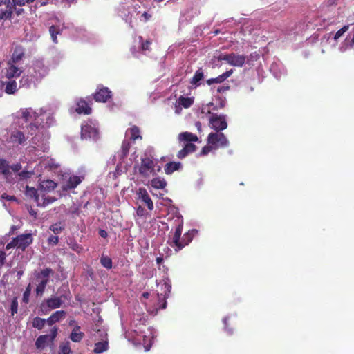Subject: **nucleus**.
<instances>
[{"label": "nucleus", "instance_id": "nucleus-14", "mask_svg": "<svg viewBox=\"0 0 354 354\" xmlns=\"http://www.w3.org/2000/svg\"><path fill=\"white\" fill-rule=\"evenodd\" d=\"M138 194L139 198L141 199L142 201L144 202L147 205V207L151 210L153 209V202L151 200L147 190L144 188H140V189H139Z\"/></svg>", "mask_w": 354, "mask_h": 354}, {"label": "nucleus", "instance_id": "nucleus-25", "mask_svg": "<svg viewBox=\"0 0 354 354\" xmlns=\"http://www.w3.org/2000/svg\"><path fill=\"white\" fill-rule=\"evenodd\" d=\"M0 172L3 174L8 180H9V176L11 174L10 171V166L8 162L3 159H0Z\"/></svg>", "mask_w": 354, "mask_h": 354}, {"label": "nucleus", "instance_id": "nucleus-59", "mask_svg": "<svg viewBox=\"0 0 354 354\" xmlns=\"http://www.w3.org/2000/svg\"><path fill=\"white\" fill-rule=\"evenodd\" d=\"M6 253L3 251H0V266H3L6 261Z\"/></svg>", "mask_w": 354, "mask_h": 354}, {"label": "nucleus", "instance_id": "nucleus-4", "mask_svg": "<svg viewBox=\"0 0 354 354\" xmlns=\"http://www.w3.org/2000/svg\"><path fill=\"white\" fill-rule=\"evenodd\" d=\"M207 142L209 145H213L214 149L220 147H227L229 145V141L226 136L219 131L209 133L207 137Z\"/></svg>", "mask_w": 354, "mask_h": 354}, {"label": "nucleus", "instance_id": "nucleus-43", "mask_svg": "<svg viewBox=\"0 0 354 354\" xmlns=\"http://www.w3.org/2000/svg\"><path fill=\"white\" fill-rule=\"evenodd\" d=\"M71 353L70 343L66 342L59 346V354H70Z\"/></svg>", "mask_w": 354, "mask_h": 354}, {"label": "nucleus", "instance_id": "nucleus-32", "mask_svg": "<svg viewBox=\"0 0 354 354\" xmlns=\"http://www.w3.org/2000/svg\"><path fill=\"white\" fill-rule=\"evenodd\" d=\"M48 282V279H46L40 280L35 289V292L37 296L43 295Z\"/></svg>", "mask_w": 354, "mask_h": 354}, {"label": "nucleus", "instance_id": "nucleus-2", "mask_svg": "<svg viewBox=\"0 0 354 354\" xmlns=\"http://www.w3.org/2000/svg\"><path fill=\"white\" fill-rule=\"evenodd\" d=\"M17 114L19 119H21L29 124L37 120H44L45 119L46 124L50 126L54 122L53 116L42 109H39V111H34L32 108L21 109Z\"/></svg>", "mask_w": 354, "mask_h": 354}, {"label": "nucleus", "instance_id": "nucleus-52", "mask_svg": "<svg viewBox=\"0 0 354 354\" xmlns=\"http://www.w3.org/2000/svg\"><path fill=\"white\" fill-rule=\"evenodd\" d=\"M57 328L56 326H54L51 330H50V342H53L54 339L56 338L57 337Z\"/></svg>", "mask_w": 354, "mask_h": 354}, {"label": "nucleus", "instance_id": "nucleus-64", "mask_svg": "<svg viewBox=\"0 0 354 354\" xmlns=\"http://www.w3.org/2000/svg\"><path fill=\"white\" fill-rule=\"evenodd\" d=\"M1 198H5L8 201H15V197L14 196H8V195H6V194H3L1 196Z\"/></svg>", "mask_w": 354, "mask_h": 354}, {"label": "nucleus", "instance_id": "nucleus-19", "mask_svg": "<svg viewBox=\"0 0 354 354\" xmlns=\"http://www.w3.org/2000/svg\"><path fill=\"white\" fill-rule=\"evenodd\" d=\"M56 198L53 196H50L46 195V194H42L40 196L36 197V202L38 205L46 206L50 203L55 201Z\"/></svg>", "mask_w": 354, "mask_h": 354}, {"label": "nucleus", "instance_id": "nucleus-12", "mask_svg": "<svg viewBox=\"0 0 354 354\" xmlns=\"http://www.w3.org/2000/svg\"><path fill=\"white\" fill-rule=\"evenodd\" d=\"M25 140L24 134L18 130L11 131L9 138L7 140L8 142L12 143L13 145H21Z\"/></svg>", "mask_w": 354, "mask_h": 354}, {"label": "nucleus", "instance_id": "nucleus-34", "mask_svg": "<svg viewBox=\"0 0 354 354\" xmlns=\"http://www.w3.org/2000/svg\"><path fill=\"white\" fill-rule=\"evenodd\" d=\"M177 102L180 105H181L184 108L187 109L193 104L194 100H193V98L185 97L181 96L179 97V99L177 100Z\"/></svg>", "mask_w": 354, "mask_h": 354}, {"label": "nucleus", "instance_id": "nucleus-23", "mask_svg": "<svg viewBox=\"0 0 354 354\" xmlns=\"http://www.w3.org/2000/svg\"><path fill=\"white\" fill-rule=\"evenodd\" d=\"M204 78V73L201 68H199L197 70L192 77V79L190 81V84L195 87L200 85V82L203 80Z\"/></svg>", "mask_w": 354, "mask_h": 354}, {"label": "nucleus", "instance_id": "nucleus-24", "mask_svg": "<svg viewBox=\"0 0 354 354\" xmlns=\"http://www.w3.org/2000/svg\"><path fill=\"white\" fill-rule=\"evenodd\" d=\"M49 342H50V335H42L37 339L35 346L37 348H43Z\"/></svg>", "mask_w": 354, "mask_h": 354}, {"label": "nucleus", "instance_id": "nucleus-31", "mask_svg": "<svg viewBox=\"0 0 354 354\" xmlns=\"http://www.w3.org/2000/svg\"><path fill=\"white\" fill-rule=\"evenodd\" d=\"M108 342L103 341L99 342L95 344L94 352L95 353H101L104 351H106L108 349Z\"/></svg>", "mask_w": 354, "mask_h": 354}, {"label": "nucleus", "instance_id": "nucleus-13", "mask_svg": "<svg viewBox=\"0 0 354 354\" xmlns=\"http://www.w3.org/2000/svg\"><path fill=\"white\" fill-rule=\"evenodd\" d=\"M111 97V91L106 87L100 88L95 94L94 98L97 102H105Z\"/></svg>", "mask_w": 354, "mask_h": 354}, {"label": "nucleus", "instance_id": "nucleus-29", "mask_svg": "<svg viewBox=\"0 0 354 354\" xmlns=\"http://www.w3.org/2000/svg\"><path fill=\"white\" fill-rule=\"evenodd\" d=\"M62 29L58 26H51L49 28V32L50 34L51 39L55 44L57 43V36L61 34Z\"/></svg>", "mask_w": 354, "mask_h": 354}, {"label": "nucleus", "instance_id": "nucleus-30", "mask_svg": "<svg viewBox=\"0 0 354 354\" xmlns=\"http://www.w3.org/2000/svg\"><path fill=\"white\" fill-rule=\"evenodd\" d=\"M24 52L21 47H16L12 56L13 63H17L24 57Z\"/></svg>", "mask_w": 354, "mask_h": 354}, {"label": "nucleus", "instance_id": "nucleus-46", "mask_svg": "<svg viewBox=\"0 0 354 354\" xmlns=\"http://www.w3.org/2000/svg\"><path fill=\"white\" fill-rule=\"evenodd\" d=\"M17 310H18V301H17V298L15 297L11 302V306H10L11 315L14 316L15 314L17 313Z\"/></svg>", "mask_w": 354, "mask_h": 354}, {"label": "nucleus", "instance_id": "nucleus-55", "mask_svg": "<svg viewBox=\"0 0 354 354\" xmlns=\"http://www.w3.org/2000/svg\"><path fill=\"white\" fill-rule=\"evenodd\" d=\"M26 188H27V192H26L27 195L30 196H34L35 198L37 196H39V195H37V190L35 188H29L28 187Z\"/></svg>", "mask_w": 354, "mask_h": 354}, {"label": "nucleus", "instance_id": "nucleus-35", "mask_svg": "<svg viewBox=\"0 0 354 354\" xmlns=\"http://www.w3.org/2000/svg\"><path fill=\"white\" fill-rule=\"evenodd\" d=\"M17 91V82L15 81H8L6 84L5 91L8 94H13Z\"/></svg>", "mask_w": 354, "mask_h": 354}, {"label": "nucleus", "instance_id": "nucleus-27", "mask_svg": "<svg viewBox=\"0 0 354 354\" xmlns=\"http://www.w3.org/2000/svg\"><path fill=\"white\" fill-rule=\"evenodd\" d=\"M178 139L180 141H187V142H192V141H197L198 137L195 134H193L189 132H183L180 133L178 135Z\"/></svg>", "mask_w": 354, "mask_h": 354}, {"label": "nucleus", "instance_id": "nucleus-41", "mask_svg": "<svg viewBox=\"0 0 354 354\" xmlns=\"http://www.w3.org/2000/svg\"><path fill=\"white\" fill-rule=\"evenodd\" d=\"M101 264L107 269H111L113 266L112 260L109 257L102 256L100 259Z\"/></svg>", "mask_w": 354, "mask_h": 354}, {"label": "nucleus", "instance_id": "nucleus-28", "mask_svg": "<svg viewBox=\"0 0 354 354\" xmlns=\"http://www.w3.org/2000/svg\"><path fill=\"white\" fill-rule=\"evenodd\" d=\"M151 185L156 189H163L167 185L166 180L162 178H155L151 180Z\"/></svg>", "mask_w": 354, "mask_h": 354}, {"label": "nucleus", "instance_id": "nucleus-8", "mask_svg": "<svg viewBox=\"0 0 354 354\" xmlns=\"http://www.w3.org/2000/svg\"><path fill=\"white\" fill-rule=\"evenodd\" d=\"M98 134L97 128L95 124L89 122L82 126L81 136L83 139L93 138L95 139Z\"/></svg>", "mask_w": 354, "mask_h": 354}, {"label": "nucleus", "instance_id": "nucleus-63", "mask_svg": "<svg viewBox=\"0 0 354 354\" xmlns=\"http://www.w3.org/2000/svg\"><path fill=\"white\" fill-rule=\"evenodd\" d=\"M35 0H32V2L34 1ZM46 4V0H39L36 2V6L37 7H41L42 6H44Z\"/></svg>", "mask_w": 354, "mask_h": 354}, {"label": "nucleus", "instance_id": "nucleus-61", "mask_svg": "<svg viewBox=\"0 0 354 354\" xmlns=\"http://www.w3.org/2000/svg\"><path fill=\"white\" fill-rule=\"evenodd\" d=\"M182 111V106L180 105L178 102H176L175 104V113L176 114H180Z\"/></svg>", "mask_w": 354, "mask_h": 354}, {"label": "nucleus", "instance_id": "nucleus-62", "mask_svg": "<svg viewBox=\"0 0 354 354\" xmlns=\"http://www.w3.org/2000/svg\"><path fill=\"white\" fill-rule=\"evenodd\" d=\"M151 42L149 41H146L145 43L142 44V50H146L149 49V46L150 45Z\"/></svg>", "mask_w": 354, "mask_h": 354}, {"label": "nucleus", "instance_id": "nucleus-38", "mask_svg": "<svg viewBox=\"0 0 354 354\" xmlns=\"http://www.w3.org/2000/svg\"><path fill=\"white\" fill-rule=\"evenodd\" d=\"M41 185V188L46 191L53 190L57 187V184L51 180L43 181Z\"/></svg>", "mask_w": 354, "mask_h": 354}, {"label": "nucleus", "instance_id": "nucleus-18", "mask_svg": "<svg viewBox=\"0 0 354 354\" xmlns=\"http://www.w3.org/2000/svg\"><path fill=\"white\" fill-rule=\"evenodd\" d=\"M6 77L8 79L19 76L21 73L19 68L10 62L8 63V67L6 68Z\"/></svg>", "mask_w": 354, "mask_h": 354}, {"label": "nucleus", "instance_id": "nucleus-54", "mask_svg": "<svg viewBox=\"0 0 354 354\" xmlns=\"http://www.w3.org/2000/svg\"><path fill=\"white\" fill-rule=\"evenodd\" d=\"M230 56H231V53L230 54H220L219 56L218 57V60H225L229 64L230 59Z\"/></svg>", "mask_w": 354, "mask_h": 354}, {"label": "nucleus", "instance_id": "nucleus-9", "mask_svg": "<svg viewBox=\"0 0 354 354\" xmlns=\"http://www.w3.org/2000/svg\"><path fill=\"white\" fill-rule=\"evenodd\" d=\"M17 249L24 251L32 243V234H23L15 238Z\"/></svg>", "mask_w": 354, "mask_h": 354}, {"label": "nucleus", "instance_id": "nucleus-3", "mask_svg": "<svg viewBox=\"0 0 354 354\" xmlns=\"http://www.w3.org/2000/svg\"><path fill=\"white\" fill-rule=\"evenodd\" d=\"M48 68L41 61H36L32 68L28 71V78L26 81H28L27 86H30L31 84H35V82L40 80L42 77L47 75Z\"/></svg>", "mask_w": 354, "mask_h": 354}, {"label": "nucleus", "instance_id": "nucleus-1", "mask_svg": "<svg viewBox=\"0 0 354 354\" xmlns=\"http://www.w3.org/2000/svg\"><path fill=\"white\" fill-rule=\"evenodd\" d=\"M183 223H180L176 228L169 243L170 246L174 248L176 252L180 251L183 248L192 242L194 237L198 234L195 229L189 230L184 233L182 236Z\"/></svg>", "mask_w": 354, "mask_h": 354}, {"label": "nucleus", "instance_id": "nucleus-5", "mask_svg": "<svg viewBox=\"0 0 354 354\" xmlns=\"http://www.w3.org/2000/svg\"><path fill=\"white\" fill-rule=\"evenodd\" d=\"M209 125L212 129L216 131H220L225 129L227 127L226 122V115L212 114L209 118Z\"/></svg>", "mask_w": 354, "mask_h": 354}, {"label": "nucleus", "instance_id": "nucleus-37", "mask_svg": "<svg viewBox=\"0 0 354 354\" xmlns=\"http://www.w3.org/2000/svg\"><path fill=\"white\" fill-rule=\"evenodd\" d=\"M14 11L4 8H0V22L12 18Z\"/></svg>", "mask_w": 354, "mask_h": 354}, {"label": "nucleus", "instance_id": "nucleus-42", "mask_svg": "<svg viewBox=\"0 0 354 354\" xmlns=\"http://www.w3.org/2000/svg\"><path fill=\"white\" fill-rule=\"evenodd\" d=\"M158 309H165L167 307V297L163 296L162 294L158 293Z\"/></svg>", "mask_w": 354, "mask_h": 354}, {"label": "nucleus", "instance_id": "nucleus-40", "mask_svg": "<svg viewBox=\"0 0 354 354\" xmlns=\"http://www.w3.org/2000/svg\"><path fill=\"white\" fill-rule=\"evenodd\" d=\"M233 73V70L231 69L230 71H226L225 73L221 74V75L218 76L214 79V83H221L224 80H225L227 78H228Z\"/></svg>", "mask_w": 354, "mask_h": 354}, {"label": "nucleus", "instance_id": "nucleus-60", "mask_svg": "<svg viewBox=\"0 0 354 354\" xmlns=\"http://www.w3.org/2000/svg\"><path fill=\"white\" fill-rule=\"evenodd\" d=\"M12 171L17 172L19 171L21 169V165L20 164H15L12 165L10 167Z\"/></svg>", "mask_w": 354, "mask_h": 354}, {"label": "nucleus", "instance_id": "nucleus-33", "mask_svg": "<svg viewBox=\"0 0 354 354\" xmlns=\"http://www.w3.org/2000/svg\"><path fill=\"white\" fill-rule=\"evenodd\" d=\"M53 274V270L50 268H46L41 270L39 273L36 274L37 279H48V277Z\"/></svg>", "mask_w": 354, "mask_h": 354}, {"label": "nucleus", "instance_id": "nucleus-58", "mask_svg": "<svg viewBox=\"0 0 354 354\" xmlns=\"http://www.w3.org/2000/svg\"><path fill=\"white\" fill-rule=\"evenodd\" d=\"M17 245L16 241H15V238H13L12 240L6 245V249L10 250L12 248H17V245Z\"/></svg>", "mask_w": 354, "mask_h": 354}, {"label": "nucleus", "instance_id": "nucleus-22", "mask_svg": "<svg viewBox=\"0 0 354 354\" xmlns=\"http://www.w3.org/2000/svg\"><path fill=\"white\" fill-rule=\"evenodd\" d=\"M76 111L78 113L89 114L91 112V108L85 101L80 100L77 104Z\"/></svg>", "mask_w": 354, "mask_h": 354}, {"label": "nucleus", "instance_id": "nucleus-21", "mask_svg": "<svg viewBox=\"0 0 354 354\" xmlns=\"http://www.w3.org/2000/svg\"><path fill=\"white\" fill-rule=\"evenodd\" d=\"M126 136H129L130 139L133 140L142 139V136L140 134V129L136 126L128 129L126 131Z\"/></svg>", "mask_w": 354, "mask_h": 354}, {"label": "nucleus", "instance_id": "nucleus-6", "mask_svg": "<svg viewBox=\"0 0 354 354\" xmlns=\"http://www.w3.org/2000/svg\"><path fill=\"white\" fill-rule=\"evenodd\" d=\"M154 172V162L149 157H145L141 159V164L139 167V174L143 177H149Z\"/></svg>", "mask_w": 354, "mask_h": 354}, {"label": "nucleus", "instance_id": "nucleus-15", "mask_svg": "<svg viewBox=\"0 0 354 354\" xmlns=\"http://www.w3.org/2000/svg\"><path fill=\"white\" fill-rule=\"evenodd\" d=\"M245 62V56L243 55H236L234 53H231L229 64L234 66L242 67Z\"/></svg>", "mask_w": 354, "mask_h": 354}, {"label": "nucleus", "instance_id": "nucleus-17", "mask_svg": "<svg viewBox=\"0 0 354 354\" xmlns=\"http://www.w3.org/2000/svg\"><path fill=\"white\" fill-rule=\"evenodd\" d=\"M39 126H42L43 127H48L46 124V122H44V120H37L35 122L28 124L26 126L28 133L30 135H33L34 133H35L38 131Z\"/></svg>", "mask_w": 354, "mask_h": 354}, {"label": "nucleus", "instance_id": "nucleus-36", "mask_svg": "<svg viewBox=\"0 0 354 354\" xmlns=\"http://www.w3.org/2000/svg\"><path fill=\"white\" fill-rule=\"evenodd\" d=\"M46 320L45 319L36 317L33 319L32 326L38 330H41L44 327Z\"/></svg>", "mask_w": 354, "mask_h": 354}, {"label": "nucleus", "instance_id": "nucleus-56", "mask_svg": "<svg viewBox=\"0 0 354 354\" xmlns=\"http://www.w3.org/2000/svg\"><path fill=\"white\" fill-rule=\"evenodd\" d=\"M189 154L188 151L183 147V149L178 151L177 157L180 159L184 158Z\"/></svg>", "mask_w": 354, "mask_h": 354}, {"label": "nucleus", "instance_id": "nucleus-53", "mask_svg": "<svg viewBox=\"0 0 354 354\" xmlns=\"http://www.w3.org/2000/svg\"><path fill=\"white\" fill-rule=\"evenodd\" d=\"M48 243L55 245L59 242V238L57 236H50L48 239Z\"/></svg>", "mask_w": 354, "mask_h": 354}, {"label": "nucleus", "instance_id": "nucleus-26", "mask_svg": "<svg viewBox=\"0 0 354 354\" xmlns=\"http://www.w3.org/2000/svg\"><path fill=\"white\" fill-rule=\"evenodd\" d=\"M181 167L180 162H170L165 165V171L167 174H171Z\"/></svg>", "mask_w": 354, "mask_h": 354}, {"label": "nucleus", "instance_id": "nucleus-10", "mask_svg": "<svg viewBox=\"0 0 354 354\" xmlns=\"http://www.w3.org/2000/svg\"><path fill=\"white\" fill-rule=\"evenodd\" d=\"M82 182V178L77 176H70L62 180V187L64 190L74 189Z\"/></svg>", "mask_w": 354, "mask_h": 354}, {"label": "nucleus", "instance_id": "nucleus-45", "mask_svg": "<svg viewBox=\"0 0 354 354\" xmlns=\"http://www.w3.org/2000/svg\"><path fill=\"white\" fill-rule=\"evenodd\" d=\"M31 286L30 283H29L26 288V290L23 294L22 301L24 303L28 304L29 302V297L31 294Z\"/></svg>", "mask_w": 354, "mask_h": 354}, {"label": "nucleus", "instance_id": "nucleus-51", "mask_svg": "<svg viewBox=\"0 0 354 354\" xmlns=\"http://www.w3.org/2000/svg\"><path fill=\"white\" fill-rule=\"evenodd\" d=\"M184 148L186 149V151H188L189 153H190L196 151V147L193 143L187 142L184 146Z\"/></svg>", "mask_w": 354, "mask_h": 354}, {"label": "nucleus", "instance_id": "nucleus-57", "mask_svg": "<svg viewBox=\"0 0 354 354\" xmlns=\"http://www.w3.org/2000/svg\"><path fill=\"white\" fill-rule=\"evenodd\" d=\"M31 175L32 173L27 171H23L19 174V176H20L21 179L28 178L31 176Z\"/></svg>", "mask_w": 354, "mask_h": 354}, {"label": "nucleus", "instance_id": "nucleus-16", "mask_svg": "<svg viewBox=\"0 0 354 354\" xmlns=\"http://www.w3.org/2000/svg\"><path fill=\"white\" fill-rule=\"evenodd\" d=\"M66 313L64 310H57L53 313L47 319L46 322L49 326H52L56 322H59L64 319Z\"/></svg>", "mask_w": 354, "mask_h": 354}, {"label": "nucleus", "instance_id": "nucleus-44", "mask_svg": "<svg viewBox=\"0 0 354 354\" xmlns=\"http://www.w3.org/2000/svg\"><path fill=\"white\" fill-rule=\"evenodd\" d=\"M164 294H162L163 296L169 297L171 290V281L169 279H166L164 280Z\"/></svg>", "mask_w": 354, "mask_h": 354}, {"label": "nucleus", "instance_id": "nucleus-50", "mask_svg": "<svg viewBox=\"0 0 354 354\" xmlns=\"http://www.w3.org/2000/svg\"><path fill=\"white\" fill-rule=\"evenodd\" d=\"M212 149H214L213 145H209V144H208V145L205 146V147L202 149V150H201V151L200 154H201V156H205V155H207V153H209Z\"/></svg>", "mask_w": 354, "mask_h": 354}, {"label": "nucleus", "instance_id": "nucleus-48", "mask_svg": "<svg viewBox=\"0 0 354 354\" xmlns=\"http://www.w3.org/2000/svg\"><path fill=\"white\" fill-rule=\"evenodd\" d=\"M70 248L77 253L80 254L83 251V248L81 245L74 242L70 243Z\"/></svg>", "mask_w": 354, "mask_h": 354}, {"label": "nucleus", "instance_id": "nucleus-49", "mask_svg": "<svg viewBox=\"0 0 354 354\" xmlns=\"http://www.w3.org/2000/svg\"><path fill=\"white\" fill-rule=\"evenodd\" d=\"M348 29V26H344L341 29H339L335 35L334 39L335 40L338 39L340 37H342Z\"/></svg>", "mask_w": 354, "mask_h": 354}, {"label": "nucleus", "instance_id": "nucleus-7", "mask_svg": "<svg viewBox=\"0 0 354 354\" xmlns=\"http://www.w3.org/2000/svg\"><path fill=\"white\" fill-rule=\"evenodd\" d=\"M62 298L65 299H68V297L65 295H62L60 297H52L50 298H48L46 299L42 304H41V308L43 310H45L46 308H48V310L51 309H56L62 306L63 304Z\"/></svg>", "mask_w": 354, "mask_h": 354}, {"label": "nucleus", "instance_id": "nucleus-20", "mask_svg": "<svg viewBox=\"0 0 354 354\" xmlns=\"http://www.w3.org/2000/svg\"><path fill=\"white\" fill-rule=\"evenodd\" d=\"M80 326H76L70 335V339L73 342H80L84 337V333L80 331Z\"/></svg>", "mask_w": 354, "mask_h": 354}, {"label": "nucleus", "instance_id": "nucleus-47", "mask_svg": "<svg viewBox=\"0 0 354 354\" xmlns=\"http://www.w3.org/2000/svg\"><path fill=\"white\" fill-rule=\"evenodd\" d=\"M62 223H53L50 227V229L55 233L58 234L63 229V227L61 225Z\"/></svg>", "mask_w": 354, "mask_h": 354}, {"label": "nucleus", "instance_id": "nucleus-39", "mask_svg": "<svg viewBox=\"0 0 354 354\" xmlns=\"http://www.w3.org/2000/svg\"><path fill=\"white\" fill-rule=\"evenodd\" d=\"M130 147V143L128 140H124L122 142V147H121V154L120 158H124L127 156V155L129 153Z\"/></svg>", "mask_w": 354, "mask_h": 354}, {"label": "nucleus", "instance_id": "nucleus-11", "mask_svg": "<svg viewBox=\"0 0 354 354\" xmlns=\"http://www.w3.org/2000/svg\"><path fill=\"white\" fill-rule=\"evenodd\" d=\"M32 2V0H0V6H5L4 9L15 11L16 6H24Z\"/></svg>", "mask_w": 354, "mask_h": 354}]
</instances>
